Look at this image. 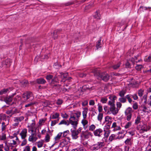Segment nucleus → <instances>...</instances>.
<instances>
[{
	"label": "nucleus",
	"instance_id": "obj_47",
	"mask_svg": "<svg viewBox=\"0 0 151 151\" xmlns=\"http://www.w3.org/2000/svg\"><path fill=\"white\" fill-rule=\"evenodd\" d=\"M126 93V91L122 90L119 92V95L121 97H123Z\"/></svg>",
	"mask_w": 151,
	"mask_h": 151
},
{
	"label": "nucleus",
	"instance_id": "obj_60",
	"mask_svg": "<svg viewBox=\"0 0 151 151\" xmlns=\"http://www.w3.org/2000/svg\"><path fill=\"white\" fill-rule=\"evenodd\" d=\"M151 60V56H150L148 57H146L144 59V60L146 62H149Z\"/></svg>",
	"mask_w": 151,
	"mask_h": 151
},
{
	"label": "nucleus",
	"instance_id": "obj_64",
	"mask_svg": "<svg viewBox=\"0 0 151 151\" xmlns=\"http://www.w3.org/2000/svg\"><path fill=\"white\" fill-rule=\"evenodd\" d=\"M30 149L29 146H27L24 149V151H30Z\"/></svg>",
	"mask_w": 151,
	"mask_h": 151
},
{
	"label": "nucleus",
	"instance_id": "obj_28",
	"mask_svg": "<svg viewBox=\"0 0 151 151\" xmlns=\"http://www.w3.org/2000/svg\"><path fill=\"white\" fill-rule=\"evenodd\" d=\"M90 133H89L87 134L86 132H82L81 135V137L83 139H88V134Z\"/></svg>",
	"mask_w": 151,
	"mask_h": 151
},
{
	"label": "nucleus",
	"instance_id": "obj_54",
	"mask_svg": "<svg viewBox=\"0 0 151 151\" xmlns=\"http://www.w3.org/2000/svg\"><path fill=\"white\" fill-rule=\"evenodd\" d=\"M114 102L115 101L110 100L109 101L108 104L110 105V106H115Z\"/></svg>",
	"mask_w": 151,
	"mask_h": 151
},
{
	"label": "nucleus",
	"instance_id": "obj_29",
	"mask_svg": "<svg viewBox=\"0 0 151 151\" xmlns=\"http://www.w3.org/2000/svg\"><path fill=\"white\" fill-rule=\"evenodd\" d=\"M24 119L23 116H21L19 117H16L14 118V121L15 122L19 123L22 121Z\"/></svg>",
	"mask_w": 151,
	"mask_h": 151
},
{
	"label": "nucleus",
	"instance_id": "obj_63",
	"mask_svg": "<svg viewBox=\"0 0 151 151\" xmlns=\"http://www.w3.org/2000/svg\"><path fill=\"white\" fill-rule=\"evenodd\" d=\"M104 109L106 112H108L109 111V110L108 109V106H104Z\"/></svg>",
	"mask_w": 151,
	"mask_h": 151
},
{
	"label": "nucleus",
	"instance_id": "obj_33",
	"mask_svg": "<svg viewBox=\"0 0 151 151\" xmlns=\"http://www.w3.org/2000/svg\"><path fill=\"white\" fill-rule=\"evenodd\" d=\"M132 125V122H129L127 123L124 126V127L126 129H129L130 127Z\"/></svg>",
	"mask_w": 151,
	"mask_h": 151
},
{
	"label": "nucleus",
	"instance_id": "obj_43",
	"mask_svg": "<svg viewBox=\"0 0 151 151\" xmlns=\"http://www.w3.org/2000/svg\"><path fill=\"white\" fill-rule=\"evenodd\" d=\"M46 119H40L39 123L40 125H42V124L44 123L46 121Z\"/></svg>",
	"mask_w": 151,
	"mask_h": 151
},
{
	"label": "nucleus",
	"instance_id": "obj_7",
	"mask_svg": "<svg viewBox=\"0 0 151 151\" xmlns=\"http://www.w3.org/2000/svg\"><path fill=\"white\" fill-rule=\"evenodd\" d=\"M32 122L28 125L27 127L28 128L29 132L31 133L37 132V128L35 124V122L34 119L32 120Z\"/></svg>",
	"mask_w": 151,
	"mask_h": 151
},
{
	"label": "nucleus",
	"instance_id": "obj_8",
	"mask_svg": "<svg viewBox=\"0 0 151 151\" xmlns=\"http://www.w3.org/2000/svg\"><path fill=\"white\" fill-rule=\"evenodd\" d=\"M140 120V117L139 116H138L135 120V123L137 125V129L139 131L140 133L141 134L142 133V126L141 125Z\"/></svg>",
	"mask_w": 151,
	"mask_h": 151
},
{
	"label": "nucleus",
	"instance_id": "obj_40",
	"mask_svg": "<svg viewBox=\"0 0 151 151\" xmlns=\"http://www.w3.org/2000/svg\"><path fill=\"white\" fill-rule=\"evenodd\" d=\"M125 144L128 145H131V138H127L124 142Z\"/></svg>",
	"mask_w": 151,
	"mask_h": 151
},
{
	"label": "nucleus",
	"instance_id": "obj_55",
	"mask_svg": "<svg viewBox=\"0 0 151 151\" xmlns=\"http://www.w3.org/2000/svg\"><path fill=\"white\" fill-rule=\"evenodd\" d=\"M23 140L22 142V143L21 144V146H23L25 145L27 143V141L25 139H23Z\"/></svg>",
	"mask_w": 151,
	"mask_h": 151
},
{
	"label": "nucleus",
	"instance_id": "obj_58",
	"mask_svg": "<svg viewBox=\"0 0 151 151\" xmlns=\"http://www.w3.org/2000/svg\"><path fill=\"white\" fill-rule=\"evenodd\" d=\"M142 68L141 65H137L135 67V69L138 71H140L141 70Z\"/></svg>",
	"mask_w": 151,
	"mask_h": 151
},
{
	"label": "nucleus",
	"instance_id": "obj_37",
	"mask_svg": "<svg viewBox=\"0 0 151 151\" xmlns=\"http://www.w3.org/2000/svg\"><path fill=\"white\" fill-rule=\"evenodd\" d=\"M118 136L116 137L117 139H120L123 137V136L122 135V132L121 131L119 132L118 133Z\"/></svg>",
	"mask_w": 151,
	"mask_h": 151
},
{
	"label": "nucleus",
	"instance_id": "obj_16",
	"mask_svg": "<svg viewBox=\"0 0 151 151\" xmlns=\"http://www.w3.org/2000/svg\"><path fill=\"white\" fill-rule=\"evenodd\" d=\"M63 134L62 132H60L54 137V143L52 145L53 146L55 143L59 142Z\"/></svg>",
	"mask_w": 151,
	"mask_h": 151
},
{
	"label": "nucleus",
	"instance_id": "obj_13",
	"mask_svg": "<svg viewBox=\"0 0 151 151\" xmlns=\"http://www.w3.org/2000/svg\"><path fill=\"white\" fill-rule=\"evenodd\" d=\"M11 139L10 141V142L9 143L10 145L12 146V147L17 144V141L18 140V138L17 136H12Z\"/></svg>",
	"mask_w": 151,
	"mask_h": 151
},
{
	"label": "nucleus",
	"instance_id": "obj_12",
	"mask_svg": "<svg viewBox=\"0 0 151 151\" xmlns=\"http://www.w3.org/2000/svg\"><path fill=\"white\" fill-rule=\"evenodd\" d=\"M119 109L116 107L115 106H110L109 108V112H111L113 115H116L118 112Z\"/></svg>",
	"mask_w": 151,
	"mask_h": 151
},
{
	"label": "nucleus",
	"instance_id": "obj_22",
	"mask_svg": "<svg viewBox=\"0 0 151 151\" xmlns=\"http://www.w3.org/2000/svg\"><path fill=\"white\" fill-rule=\"evenodd\" d=\"M15 95V93L13 94L11 96H9L6 97L5 99V101L6 103L8 104H10V103L12 101V98Z\"/></svg>",
	"mask_w": 151,
	"mask_h": 151
},
{
	"label": "nucleus",
	"instance_id": "obj_57",
	"mask_svg": "<svg viewBox=\"0 0 151 151\" xmlns=\"http://www.w3.org/2000/svg\"><path fill=\"white\" fill-rule=\"evenodd\" d=\"M98 110L99 111V113H100L101 112L103 111V108L102 106L100 105H99V104H98Z\"/></svg>",
	"mask_w": 151,
	"mask_h": 151
},
{
	"label": "nucleus",
	"instance_id": "obj_2",
	"mask_svg": "<svg viewBox=\"0 0 151 151\" xmlns=\"http://www.w3.org/2000/svg\"><path fill=\"white\" fill-rule=\"evenodd\" d=\"M81 115L80 112L71 114L69 119V124H70L73 128L76 129L78 124L79 118Z\"/></svg>",
	"mask_w": 151,
	"mask_h": 151
},
{
	"label": "nucleus",
	"instance_id": "obj_15",
	"mask_svg": "<svg viewBox=\"0 0 151 151\" xmlns=\"http://www.w3.org/2000/svg\"><path fill=\"white\" fill-rule=\"evenodd\" d=\"M112 119V117L109 116H106L105 118V121L107 124V128H110Z\"/></svg>",
	"mask_w": 151,
	"mask_h": 151
},
{
	"label": "nucleus",
	"instance_id": "obj_17",
	"mask_svg": "<svg viewBox=\"0 0 151 151\" xmlns=\"http://www.w3.org/2000/svg\"><path fill=\"white\" fill-rule=\"evenodd\" d=\"M14 102L15 104H21L23 103L22 101V97L19 95L16 96L14 98Z\"/></svg>",
	"mask_w": 151,
	"mask_h": 151
},
{
	"label": "nucleus",
	"instance_id": "obj_1",
	"mask_svg": "<svg viewBox=\"0 0 151 151\" xmlns=\"http://www.w3.org/2000/svg\"><path fill=\"white\" fill-rule=\"evenodd\" d=\"M68 75V73H57V75L54 77L53 79V76L52 75L50 74L47 75L46 77V78L49 82H50L52 80L51 84V85H52V84L54 82H57L59 81V78L61 79V82H64L67 80L71 79V78L70 77H67Z\"/></svg>",
	"mask_w": 151,
	"mask_h": 151
},
{
	"label": "nucleus",
	"instance_id": "obj_42",
	"mask_svg": "<svg viewBox=\"0 0 151 151\" xmlns=\"http://www.w3.org/2000/svg\"><path fill=\"white\" fill-rule=\"evenodd\" d=\"M63 100L60 99H58L56 102V104L58 105H61L63 103Z\"/></svg>",
	"mask_w": 151,
	"mask_h": 151
},
{
	"label": "nucleus",
	"instance_id": "obj_32",
	"mask_svg": "<svg viewBox=\"0 0 151 151\" xmlns=\"http://www.w3.org/2000/svg\"><path fill=\"white\" fill-rule=\"evenodd\" d=\"M69 124H70L69 123V122H68L64 119H63L58 124L59 125L61 124H64L66 125V126H67L69 125Z\"/></svg>",
	"mask_w": 151,
	"mask_h": 151
},
{
	"label": "nucleus",
	"instance_id": "obj_48",
	"mask_svg": "<svg viewBox=\"0 0 151 151\" xmlns=\"http://www.w3.org/2000/svg\"><path fill=\"white\" fill-rule=\"evenodd\" d=\"M131 97V95H130V94L127 95L126 96V98L127 99L129 102L131 104V102L132 101V100L130 98Z\"/></svg>",
	"mask_w": 151,
	"mask_h": 151
},
{
	"label": "nucleus",
	"instance_id": "obj_59",
	"mask_svg": "<svg viewBox=\"0 0 151 151\" xmlns=\"http://www.w3.org/2000/svg\"><path fill=\"white\" fill-rule=\"evenodd\" d=\"M122 106V104L120 102H118L116 103V106H117V108H118V109L119 110L120 108Z\"/></svg>",
	"mask_w": 151,
	"mask_h": 151
},
{
	"label": "nucleus",
	"instance_id": "obj_24",
	"mask_svg": "<svg viewBox=\"0 0 151 151\" xmlns=\"http://www.w3.org/2000/svg\"><path fill=\"white\" fill-rule=\"evenodd\" d=\"M83 111L82 112L83 118L84 119H86L87 117V113L88 111V109L87 107L83 108Z\"/></svg>",
	"mask_w": 151,
	"mask_h": 151
},
{
	"label": "nucleus",
	"instance_id": "obj_11",
	"mask_svg": "<svg viewBox=\"0 0 151 151\" xmlns=\"http://www.w3.org/2000/svg\"><path fill=\"white\" fill-rule=\"evenodd\" d=\"M76 129H71L70 132H71V136L73 139H77L78 137V133L76 131Z\"/></svg>",
	"mask_w": 151,
	"mask_h": 151
},
{
	"label": "nucleus",
	"instance_id": "obj_56",
	"mask_svg": "<svg viewBox=\"0 0 151 151\" xmlns=\"http://www.w3.org/2000/svg\"><path fill=\"white\" fill-rule=\"evenodd\" d=\"M23 86H26L28 84V82L26 80H24L22 82Z\"/></svg>",
	"mask_w": 151,
	"mask_h": 151
},
{
	"label": "nucleus",
	"instance_id": "obj_5",
	"mask_svg": "<svg viewBox=\"0 0 151 151\" xmlns=\"http://www.w3.org/2000/svg\"><path fill=\"white\" fill-rule=\"evenodd\" d=\"M105 145V144L104 142H98L91 146L90 149L92 151H96L102 148Z\"/></svg>",
	"mask_w": 151,
	"mask_h": 151
},
{
	"label": "nucleus",
	"instance_id": "obj_39",
	"mask_svg": "<svg viewBox=\"0 0 151 151\" xmlns=\"http://www.w3.org/2000/svg\"><path fill=\"white\" fill-rule=\"evenodd\" d=\"M43 143V141L42 140H41L38 141L37 143V146L38 148H40L42 146Z\"/></svg>",
	"mask_w": 151,
	"mask_h": 151
},
{
	"label": "nucleus",
	"instance_id": "obj_27",
	"mask_svg": "<svg viewBox=\"0 0 151 151\" xmlns=\"http://www.w3.org/2000/svg\"><path fill=\"white\" fill-rule=\"evenodd\" d=\"M101 15L99 13V11L97 10L94 14L93 17L94 18L97 19H101Z\"/></svg>",
	"mask_w": 151,
	"mask_h": 151
},
{
	"label": "nucleus",
	"instance_id": "obj_31",
	"mask_svg": "<svg viewBox=\"0 0 151 151\" xmlns=\"http://www.w3.org/2000/svg\"><path fill=\"white\" fill-rule=\"evenodd\" d=\"M132 109L130 107H128L125 111V115L132 114Z\"/></svg>",
	"mask_w": 151,
	"mask_h": 151
},
{
	"label": "nucleus",
	"instance_id": "obj_25",
	"mask_svg": "<svg viewBox=\"0 0 151 151\" xmlns=\"http://www.w3.org/2000/svg\"><path fill=\"white\" fill-rule=\"evenodd\" d=\"M104 137L103 138V139L104 140H106L108 137H109L110 134V132L109 130L107 131H105L104 130Z\"/></svg>",
	"mask_w": 151,
	"mask_h": 151
},
{
	"label": "nucleus",
	"instance_id": "obj_53",
	"mask_svg": "<svg viewBox=\"0 0 151 151\" xmlns=\"http://www.w3.org/2000/svg\"><path fill=\"white\" fill-rule=\"evenodd\" d=\"M120 63H119L116 65H115L113 66V68L114 69H116L120 66Z\"/></svg>",
	"mask_w": 151,
	"mask_h": 151
},
{
	"label": "nucleus",
	"instance_id": "obj_4",
	"mask_svg": "<svg viewBox=\"0 0 151 151\" xmlns=\"http://www.w3.org/2000/svg\"><path fill=\"white\" fill-rule=\"evenodd\" d=\"M93 72L94 76L99 79H101L105 81H107L109 79V76L106 73H100L96 70Z\"/></svg>",
	"mask_w": 151,
	"mask_h": 151
},
{
	"label": "nucleus",
	"instance_id": "obj_34",
	"mask_svg": "<svg viewBox=\"0 0 151 151\" xmlns=\"http://www.w3.org/2000/svg\"><path fill=\"white\" fill-rule=\"evenodd\" d=\"M103 114L101 113H99L97 116V119L100 122H101L103 117Z\"/></svg>",
	"mask_w": 151,
	"mask_h": 151
},
{
	"label": "nucleus",
	"instance_id": "obj_35",
	"mask_svg": "<svg viewBox=\"0 0 151 151\" xmlns=\"http://www.w3.org/2000/svg\"><path fill=\"white\" fill-rule=\"evenodd\" d=\"M116 139V135L115 134H112L110 136L109 140L110 142H111L113 140Z\"/></svg>",
	"mask_w": 151,
	"mask_h": 151
},
{
	"label": "nucleus",
	"instance_id": "obj_62",
	"mask_svg": "<svg viewBox=\"0 0 151 151\" xmlns=\"http://www.w3.org/2000/svg\"><path fill=\"white\" fill-rule=\"evenodd\" d=\"M6 138V135L3 133H2L1 137V139L2 140H5Z\"/></svg>",
	"mask_w": 151,
	"mask_h": 151
},
{
	"label": "nucleus",
	"instance_id": "obj_26",
	"mask_svg": "<svg viewBox=\"0 0 151 151\" xmlns=\"http://www.w3.org/2000/svg\"><path fill=\"white\" fill-rule=\"evenodd\" d=\"M11 60L9 59H7L5 61L2 62V67H5V65H7V67L11 65Z\"/></svg>",
	"mask_w": 151,
	"mask_h": 151
},
{
	"label": "nucleus",
	"instance_id": "obj_30",
	"mask_svg": "<svg viewBox=\"0 0 151 151\" xmlns=\"http://www.w3.org/2000/svg\"><path fill=\"white\" fill-rule=\"evenodd\" d=\"M36 82L38 84H44L46 83V81L43 78H38L36 80Z\"/></svg>",
	"mask_w": 151,
	"mask_h": 151
},
{
	"label": "nucleus",
	"instance_id": "obj_9",
	"mask_svg": "<svg viewBox=\"0 0 151 151\" xmlns=\"http://www.w3.org/2000/svg\"><path fill=\"white\" fill-rule=\"evenodd\" d=\"M93 133L95 136L101 137H102L103 135L104 131L102 129L99 128L94 130Z\"/></svg>",
	"mask_w": 151,
	"mask_h": 151
},
{
	"label": "nucleus",
	"instance_id": "obj_3",
	"mask_svg": "<svg viewBox=\"0 0 151 151\" xmlns=\"http://www.w3.org/2000/svg\"><path fill=\"white\" fill-rule=\"evenodd\" d=\"M147 95H144L142 98V111L145 112L151 111V95L147 101Z\"/></svg>",
	"mask_w": 151,
	"mask_h": 151
},
{
	"label": "nucleus",
	"instance_id": "obj_20",
	"mask_svg": "<svg viewBox=\"0 0 151 151\" xmlns=\"http://www.w3.org/2000/svg\"><path fill=\"white\" fill-rule=\"evenodd\" d=\"M51 119H57L59 120L60 119V114L57 112L53 113L52 114L50 117Z\"/></svg>",
	"mask_w": 151,
	"mask_h": 151
},
{
	"label": "nucleus",
	"instance_id": "obj_6",
	"mask_svg": "<svg viewBox=\"0 0 151 151\" xmlns=\"http://www.w3.org/2000/svg\"><path fill=\"white\" fill-rule=\"evenodd\" d=\"M33 94L30 91H27L23 94L22 96V101L23 103L27 101L28 99L31 98L32 99H34Z\"/></svg>",
	"mask_w": 151,
	"mask_h": 151
},
{
	"label": "nucleus",
	"instance_id": "obj_46",
	"mask_svg": "<svg viewBox=\"0 0 151 151\" xmlns=\"http://www.w3.org/2000/svg\"><path fill=\"white\" fill-rule=\"evenodd\" d=\"M50 139V136L49 134H47L45 136V141L46 142H48L49 141Z\"/></svg>",
	"mask_w": 151,
	"mask_h": 151
},
{
	"label": "nucleus",
	"instance_id": "obj_51",
	"mask_svg": "<svg viewBox=\"0 0 151 151\" xmlns=\"http://www.w3.org/2000/svg\"><path fill=\"white\" fill-rule=\"evenodd\" d=\"M109 98L111 101H115V100L117 98V97L116 96H109Z\"/></svg>",
	"mask_w": 151,
	"mask_h": 151
},
{
	"label": "nucleus",
	"instance_id": "obj_50",
	"mask_svg": "<svg viewBox=\"0 0 151 151\" xmlns=\"http://www.w3.org/2000/svg\"><path fill=\"white\" fill-rule=\"evenodd\" d=\"M119 101L121 103H124L126 102V100L125 98H121L119 99Z\"/></svg>",
	"mask_w": 151,
	"mask_h": 151
},
{
	"label": "nucleus",
	"instance_id": "obj_18",
	"mask_svg": "<svg viewBox=\"0 0 151 151\" xmlns=\"http://www.w3.org/2000/svg\"><path fill=\"white\" fill-rule=\"evenodd\" d=\"M111 128H114V131L119 130L121 129V127L118 122H114L112 124Z\"/></svg>",
	"mask_w": 151,
	"mask_h": 151
},
{
	"label": "nucleus",
	"instance_id": "obj_14",
	"mask_svg": "<svg viewBox=\"0 0 151 151\" xmlns=\"http://www.w3.org/2000/svg\"><path fill=\"white\" fill-rule=\"evenodd\" d=\"M70 139L69 137H67L65 139L62 140V141L60 144V146L61 147H63L68 144L70 142Z\"/></svg>",
	"mask_w": 151,
	"mask_h": 151
},
{
	"label": "nucleus",
	"instance_id": "obj_19",
	"mask_svg": "<svg viewBox=\"0 0 151 151\" xmlns=\"http://www.w3.org/2000/svg\"><path fill=\"white\" fill-rule=\"evenodd\" d=\"M27 129L24 128L22 130L19 134L22 139H25L27 136Z\"/></svg>",
	"mask_w": 151,
	"mask_h": 151
},
{
	"label": "nucleus",
	"instance_id": "obj_52",
	"mask_svg": "<svg viewBox=\"0 0 151 151\" xmlns=\"http://www.w3.org/2000/svg\"><path fill=\"white\" fill-rule=\"evenodd\" d=\"M58 121L59 120H55L52 121L51 124V126L53 127L55 126L57 123H58Z\"/></svg>",
	"mask_w": 151,
	"mask_h": 151
},
{
	"label": "nucleus",
	"instance_id": "obj_23",
	"mask_svg": "<svg viewBox=\"0 0 151 151\" xmlns=\"http://www.w3.org/2000/svg\"><path fill=\"white\" fill-rule=\"evenodd\" d=\"M84 119L82 120L81 123L82 124L83 127L85 129H86L88 127V121L86 119Z\"/></svg>",
	"mask_w": 151,
	"mask_h": 151
},
{
	"label": "nucleus",
	"instance_id": "obj_49",
	"mask_svg": "<svg viewBox=\"0 0 151 151\" xmlns=\"http://www.w3.org/2000/svg\"><path fill=\"white\" fill-rule=\"evenodd\" d=\"M108 99L106 97H104L103 98H102L101 99V102L103 104L106 103Z\"/></svg>",
	"mask_w": 151,
	"mask_h": 151
},
{
	"label": "nucleus",
	"instance_id": "obj_36",
	"mask_svg": "<svg viewBox=\"0 0 151 151\" xmlns=\"http://www.w3.org/2000/svg\"><path fill=\"white\" fill-rule=\"evenodd\" d=\"M53 86V88L55 89H57L59 91H60L61 90V85H52Z\"/></svg>",
	"mask_w": 151,
	"mask_h": 151
},
{
	"label": "nucleus",
	"instance_id": "obj_41",
	"mask_svg": "<svg viewBox=\"0 0 151 151\" xmlns=\"http://www.w3.org/2000/svg\"><path fill=\"white\" fill-rule=\"evenodd\" d=\"M6 127V125L4 122H3L2 123L1 125V130L3 131H4L5 130Z\"/></svg>",
	"mask_w": 151,
	"mask_h": 151
},
{
	"label": "nucleus",
	"instance_id": "obj_38",
	"mask_svg": "<svg viewBox=\"0 0 151 151\" xmlns=\"http://www.w3.org/2000/svg\"><path fill=\"white\" fill-rule=\"evenodd\" d=\"M101 40H99L96 43V47L97 49H98L99 48L101 47Z\"/></svg>",
	"mask_w": 151,
	"mask_h": 151
},
{
	"label": "nucleus",
	"instance_id": "obj_10",
	"mask_svg": "<svg viewBox=\"0 0 151 151\" xmlns=\"http://www.w3.org/2000/svg\"><path fill=\"white\" fill-rule=\"evenodd\" d=\"M37 132L31 133V135L29 136L28 140L29 142H34L37 139L36 136Z\"/></svg>",
	"mask_w": 151,
	"mask_h": 151
},
{
	"label": "nucleus",
	"instance_id": "obj_44",
	"mask_svg": "<svg viewBox=\"0 0 151 151\" xmlns=\"http://www.w3.org/2000/svg\"><path fill=\"white\" fill-rule=\"evenodd\" d=\"M4 150L5 151H10L12 150V148L6 145L4 147Z\"/></svg>",
	"mask_w": 151,
	"mask_h": 151
},
{
	"label": "nucleus",
	"instance_id": "obj_45",
	"mask_svg": "<svg viewBox=\"0 0 151 151\" xmlns=\"http://www.w3.org/2000/svg\"><path fill=\"white\" fill-rule=\"evenodd\" d=\"M96 126L92 124L89 126V130L90 131H93L94 130Z\"/></svg>",
	"mask_w": 151,
	"mask_h": 151
},
{
	"label": "nucleus",
	"instance_id": "obj_61",
	"mask_svg": "<svg viewBox=\"0 0 151 151\" xmlns=\"http://www.w3.org/2000/svg\"><path fill=\"white\" fill-rule=\"evenodd\" d=\"M69 130H67V131H65L63 133V137H66L68 134L69 133Z\"/></svg>",
	"mask_w": 151,
	"mask_h": 151
},
{
	"label": "nucleus",
	"instance_id": "obj_21",
	"mask_svg": "<svg viewBox=\"0 0 151 151\" xmlns=\"http://www.w3.org/2000/svg\"><path fill=\"white\" fill-rule=\"evenodd\" d=\"M12 90V88L10 87L4 88L0 91V95H1L9 93Z\"/></svg>",
	"mask_w": 151,
	"mask_h": 151
}]
</instances>
